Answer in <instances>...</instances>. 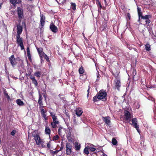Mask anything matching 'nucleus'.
<instances>
[{"label": "nucleus", "instance_id": "nucleus-1", "mask_svg": "<svg viewBox=\"0 0 156 156\" xmlns=\"http://www.w3.org/2000/svg\"><path fill=\"white\" fill-rule=\"evenodd\" d=\"M97 94L98 99L102 100L103 101L106 100L107 94L105 90H101Z\"/></svg>", "mask_w": 156, "mask_h": 156}, {"label": "nucleus", "instance_id": "nucleus-2", "mask_svg": "<svg viewBox=\"0 0 156 156\" xmlns=\"http://www.w3.org/2000/svg\"><path fill=\"white\" fill-rule=\"evenodd\" d=\"M16 41L18 47H20L21 50H24V47L23 45V38L20 36H16Z\"/></svg>", "mask_w": 156, "mask_h": 156}, {"label": "nucleus", "instance_id": "nucleus-3", "mask_svg": "<svg viewBox=\"0 0 156 156\" xmlns=\"http://www.w3.org/2000/svg\"><path fill=\"white\" fill-rule=\"evenodd\" d=\"M33 136L34 137V139L36 142V144L37 145H40L43 143V141L42 139H41L40 137L38 135H34L33 134Z\"/></svg>", "mask_w": 156, "mask_h": 156}, {"label": "nucleus", "instance_id": "nucleus-4", "mask_svg": "<svg viewBox=\"0 0 156 156\" xmlns=\"http://www.w3.org/2000/svg\"><path fill=\"white\" fill-rule=\"evenodd\" d=\"M17 13L19 18L22 19L23 16V9L20 7H18L17 8Z\"/></svg>", "mask_w": 156, "mask_h": 156}, {"label": "nucleus", "instance_id": "nucleus-5", "mask_svg": "<svg viewBox=\"0 0 156 156\" xmlns=\"http://www.w3.org/2000/svg\"><path fill=\"white\" fill-rule=\"evenodd\" d=\"M51 115V116L53 119V122L59 123V122L57 119V117L56 115L53 112L49 111Z\"/></svg>", "mask_w": 156, "mask_h": 156}, {"label": "nucleus", "instance_id": "nucleus-6", "mask_svg": "<svg viewBox=\"0 0 156 156\" xmlns=\"http://www.w3.org/2000/svg\"><path fill=\"white\" fill-rule=\"evenodd\" d=\"M72 146L70 144L67 143L66 144V153L67 154H70L71 153V149L72 148Z\"/></svg>", "mask_w": 156, "mask_h": 156}, {"label": "nucleus", "instance_id": "nucleus-7", "mask_svg": "<svg viewBox=\"0 0 156 156\" xmlns=\"http://www.w3.org/2000/svg\"><path fill=\"white\" fill-rule=\"evenodd\" d=\"M124 116L126 120L129 121L132 116V114L127 110H125L124 112Z\"/></svg>", "mask_w": 156, "mask_h": 156}, {"label": "nucleus", "instance_id": "nucleus-8", "mask_svg": "<svg viewBox=\"0 0 156 156\" xmlns=\"http://www.w3.org/2000/svg\"><path fill=\"white\" fill-rule=\"evenodd\" d=\"M115 89H117L118 90H119L121 87V83L120 80H119L117 79L115 81Z\"/></svg>", "mask_w": 156, "mask_h": 156}, {"label": "nucleus", "instance_id": "nucleus-9", "mask_svg": "<svg viewBox=\"0 0 156 156\" xmlns=\"http://www.w3.org/2000/svg\"><path fill=\"white\" fill-rule=\"evenodd\" d=\"M132 125L136 128L138 132H139V128L137 124L136 119V118L133 119L132 120Z\"/></svg>", "mask_w": 156, "mask_h": 156}, {"label": "nucleus", "instance_id": "nucleus-10", "mask_svg": "<svg viewBox=\"0 0 156 156\" xmlns=\"http://www.w3.org/2000/svg\"><path fill=\"white\" fill-rule=\"evenodd\" d=\"M47 112V110L42 108L41 109V113L45 120H47V117H46V113Z\"/></svg>", "mask_w": 156, "mask_h": 156}, {"label": "nucleus", "instance_id": "nucleus-11", "mask_svg": "<svg viewBox=\"0 0 156 156\" xmlns=\"http://www.w3.org/2000/svg\"><path fill=\"white\" fill-rule=\"evenodd\" d=\"M50 28L52 31L53 33H56L58 30L57 27L52 23H51L50 26Z\"/></svg>", "mask_w": 156, "mask_h": 156}, {"label": "nucleus", "instance_id": "nucleus-12", "mask_svg": "<svg viewBox=\"0 0 156 156\" xmlns=\"http://www.w3.org/2000/svg\"><path fill=\"white\" fill-rule=\"evenodd\" d=\"M9 60L12 66L13 67H14L16 65V62L13 55H12L11 56L9 57Z\"/></svg>", "mask_w": 156, "mask_h": 156}, {"label": "nucleus", "instance_id": "nucleus-13", "mask_svg": "<svg viewBox=\"0 0 156 156\" xmlns=\"http://www.w3.org/2000/svg\"><path fill=\"white\" fill-rule=\"evenodd\" d=\"M17 34L16 36H20V35L22 31V27L20 25L17 26Z\"/></svg>", "mask_w": 156, "mask_h": 156}, {"label": "nucleus", "instance_id": "nucleus-14", "mask_svg": "<svg viewBox=\"0 0 156 156\" xmlns=\"http://www.w3.org/2000/svg\"><path fill=\"white\" fill-rule=\"evenodd\" d=\"M102 120L107 125H109L110 122V118L108 116L102 117Z\"/></svg>", "mask_w": 156, "mask_h": 156}, {"label": "nucleus", "instance_id": "nucleus-15", "mask_svg": "<svg viewBox=\"0 0 156 156\" xmlns=\"http://www.w3.org/2000/svg\"><path fill=\"white\" fill-rule=\"evenodd\" d=\"M83 113V111L82 108H77L76 109V114L78 116H80Z\"/></svg>", "mask_w": 156, "mask_h": 156}, {"label": "nucleus", "instance_id": "nucleus-16", "mask_svg": "<svg viewBox=\"0 0 156 156\" xmlns=\"http://www.w3.org/2000/svg\"><path fill=\"white\" fill-rule=\"evenodd\" d=\"M45 17L43 15H41V16L40 22L41 26L42 27H43L45 23Z\"/></svg>", "mask_w": 156, "mask_h": 156}, {"label": "nucleus", "instance_id": "nucleus-17", "mask_svg": "<svg viewBox=\"0 0 156 156\" xmlns=\"http://www.w3.org/2000/svg\"><path fill=\"white\" fill-rule=\"evenodd\" d=\"M17 104L19 106H23L24 105L23 102L20 99H17L16 100Z\"/></svg>", "mask_w": 156, "mask_h": 156}, {"label": "nucleus", "instance_id": "nucleus-18", "mask_svg": "<svg viewBox=\"0 0 156 156\" xmlns=\"http://www.w3.org/2000/svg\"><path fill=\"white\" fill-rule=\"evenodd\" d=\"M137 12L138 13V15L139 17V20L140 17L142 18V13L141 11V9L139 8L138 7H137Z\"/></svg>", "mask_w": 156, "mask_h": 156}, {"label": "nucleus", "instance_id": "nucleus-19", "mask_svg": "<svg viewBox=\"0 0 156 156\" xmlns=\"http://www.w3.org/2000/svg\"><path fill=\"white\" fill-rule=\"evenodd\" d=\"M75 148L76 151L79 150L80 148V145L77 142L75 143Z\"/></svg>", "mask_w": 156, "mask_h": 156}, {"label": "nucleus", "instance_id": "nucleus-20", "mask_svg": "<svg viewBox=\"0 0 156 156\" xmlns=\"http://www.w3.org/2000/svg\"><path fill=\"white\" fill-rule=\"evenodd\" d=\"M45 133L48 134L50 135L51 133V130L50 128L48 127H46L45 131Z\"/></svg>", "mask_w": 156, "mask_h": 156}, {"label": "nucleus", "instance_id": "nucleus-21", "mask_svg": "<svg viewBox=\"0 0 156 156\" xmlns=\"http://www.w3.org/2000/svg\"><path fill=\"white\" fill-rule=\"evenodd\" d=\"M89 145H88L85 147L84 150V152L87 154H89V151L88 150L89 149Z\"/></svg>", "mask_w": 156, "mask_h": 156}, {"label": "nucleus", "instance_id": "nucleus-22", "mask_svg": "<svg viewBox=\"0 0 156 156\" xmlns=\"http://www.w3.org/2000/svg\"><path fill=\"white\" fill-rule=\"evenodd\" d=\"M78 123L77 121H76L75 118H74L73 119V122L72 123V126L73 127L76 126L78 125Z\"/></svg>", "mask_w": 156, "mask_h": 156}, {"label": "nucleus", "instance_id": "nucleus-23", "mask_svg": "<svg viewBox=\"0 0 156 156\" xmlns=\"http://www.w3.org/2000/svg\"><path fill=\"white\" fill-rule=\"evenodd\" d=\"M140 105L139 104V103L136 101H135L134 103V107L137 109H138L139 108Z\"/></svg>", "mask_w": 156, "mask_h": 156}, {"label": "nucleus", "instance_id": "nucleus-24", "mask_svg": "<svg viewBox=\"0 0 156 156\" xmlns=\"http://www.w3.org/2000/svg\"><path fill=\"white\" fill-rule=\"evenodd\" d=\"M84 70L82 67H81L79 69V72L80 74H82L84 72Z\"/></svg>", "mask_w": 156, "mask_h": 156}, {"label": "nucleus", "instance_id": "nucleus-25", "mask_svg": "<svg viewBox=\"0 0 156 156\" xmlns=\"http://www.w3.org/2000/svg\"><path fill=\"white\" fill-rule=\"evenodd\" d=\"M59 123L52 122L51 123V126H52V127L53 128H55L56 127V126H57L56 125L58 124Z\"/></svg>", "mask_w": 156, "mask_h": 156}, {"label": "nucleus", "instance_id": "nucleus-26", "mask_svg": "<svg viewBox=\"0 0 156 156\" xmlns=\"http://www.w3.org/2000/svg\"><path fill=\"white\" fill-rule=\"evenodd\" d=\"M151 16L150 15H146L145 16H142L141 19L145 20H147L150 18Z\"/></svg>", "mask_w": 156, "mask_h": 156}, {"label": "nucleus", "instance_id": "nucleus-27", "mask_svg": "<svg viewBox=\"0 0 156 156\" xmlns=\"http://www.w3.org/2000/svg\"><path fill=\"white\" fill-rule=\"evenodd\" d=\"M145 49L147 51H150L151 49L150 46L149 44H147L145 45Z\"/></svg>", "mask_w": 156, "mask_h": 156}, {"label": "nucleus", "instance_id": "nucleus-28", "mask_svg": "<svg viewBox=\"0 0 156 156\" xmlns=\"http://www.w3.org/2000/svg\"><path fill=\"white\" fill-rule=\"evenodd\" d=\"M71 8L74 10H75L76 9V5L75 3H72L71 4Z\"/></svg>", "mask_w": 156, "mask_h": 156}, {"label": "nucleus", "instance_id": "nucleus-29", "mask_svg": "<svg viewBox=\"0 0 156 156\" xmlns=\"http://www.w3.org/2000/svg\"><path fill=\"white\" fill-rule=\"evenodd\" d=\"M13 1L14 2L12 4L14 5H15L17 4H19L21 2V1L20 0H14Z\"/></svg>", "mask_w": 156, "mask_h": 156}, {"label": "nucleus", "instance_id": "nucleus-30", "mask_svg": "<svg viewBox=\"0 0 156 156\" xmlns=\"http://www.w3.org/2000/svg\"><path fill=\"white\" fill-rule=\"evenodd\" d=\"M43 56L44 57V58L46 59V60L48 62L49 61V59L47 55L45 54L44 52L42 53Z\"/></svg>", "mask_w": 156, "mask_h": 156}, {"label": "nucleus", "instance_id": "nucleus-31", "mask_svg": "<svg viewBox=\"0 0 156 156\" xmlns=\"http://www.w3.org/2000/svg\"><path fill=\"white\" fill-rule=\"evenodd\" d=\"M41 73L40 72H37L34 73V75L37 77H39L40 76Z\"/></svg>", "mask_w": 156, "mask_h": 156}, {"label": "nucleus", "instance_id": "nucleus-32", "mask_svg": "<svg viewBox=\"0 0 156 156\" xmlns=\"http://www.w3.org/2000/svg\"><path fill=\"white\" fill-rule=\"evenodd\" d=\"M89 150H90L92 151H95V149L93 147L92 145H90L89 146Z\"/></svg>", "mask_w": 156, "mask_h": 156}, {"label": "nucleus", "instance_id": "nucleus-33", "mask_svg": "<svg viewBox=\"0 0 156 156\" xmlns=\"http://www.w3.org/2000/svg\"><path fill=\"white\" fill-rule=\"evenodd\" d=\"M117 142L115 139L114 138L112 139V144L113 145H116L117 144Z\"/></svg>", "mask_w": 156, "mask_h": 156}, {"label": "nucleus", "instance_id": "nucleus-34", "mask_svg": "<svg viewBox=\"0 0 156 156\" xmlns=\"http://www.w3.org/2000/svg\"><path fill=\"white\" fill-rule=\"evenodd\" d=\"M98 99V95L97 94V96H95L93 98V101L94 102H96L97 101Z\"/></svg>", "mask_w": 156, "mask_h": 156}, {"label": "nucleus", "instance_id": "nucleus-35", "mask_svg": "<svg viewBox=\"0 0 156 156\" xmlns=\"http://www.w3.org/2000/svg\"><path fill=\"white\" fill-rule=\"evenodd\" d=\"M67 140H68L70 142L72 141L73 139H72V136H68L67 137Z\"/></svg>", "mask_w": 156, "mask_h": 156}, {"label": "nucleus", "instance_id": "nucleus-36", "mask_svg": "<svg viewBox=\"0 0 156 156\" xmlns=\"http://www.w3.org/2000/svg\"><path fill=\"white\" fill-rule=\"evenodd\" d=\"M62 129V128L61 127H60L58 129V133L59 135H61L62 134H61V131Z\"/></svg>", "mask_w": 156, "mask_h": 156}, {"label": "nucleus", "instance_id": "nucleus-37", "mask_svg": "<svg viewBox=\"0 0 156 156\" xmlns=\"http://www.w3.org/2000/svg\"><path fill=\"white\" fill-rule=\"evenodd\" d=\"M27 55L28 59L30 60V61H31L32 59L30 53L27 54Z\"/></svg>", "mask_w": 156, "mask_h": 156}, {"label": "nucleus", "instance_id": "nucleus-38", "mask_svg": "<svg viewBox=\"0 0 156 156\" xmlns=\"http://www.w3.org/2000/svg\"><path fill=\"white\" fill-rule=\"evenodd\" d=\"M37 50L39 53L40 54V53H41V54L42 55V53L43 52H42V51L41 49H40V48H37Z\"/></svg>", "mask_w": 156, "mask_h": 156}, {"label": "nucleus", "instance_id": "nucleus-39", "mask_svg": "<svg viewBox=\"0 0 156 156\" xmlns=\"http://www.w3.org/2000/svg\"><path fill=\"white\" fill-rule=\"evenodd\" d=\"M59 138V136L58 135H56L55 136L53 137V140H57Z\"/></svg>", "mask_w": 156, "mask_h": 156}, {"label": "nucleus", "instance_id": "nucleus-40", "mask_svg": "<svg viewBox=\"0 0 156 156\" xmlns=\"http://www.w3.org/2000/svg\"><path fill=\"white\" fill-rule=\"evenodd\" d=\"M27 54L30 53L29 48L27 47Z\"/></svg>", "mask_w": 156, "mask_h": 156}, {"label": "nucleus", "instance_id": "nucleus-41", "mask_svg": "<svg viewBox=\"0 0 156 156\" xmlns=\"http://www.w3.org/2000/svg\"><path fill=\"white\" fill-rule=\"evenodd\" d=\"M32 81H33V83L35 85H37V80H36V79H35V80H33Z\"/></svg>", "mask_w": 156, "mask_h": 156}, {"label": "nucleus", "instance_id": "nucleus-42", "mask_svg": "<svg viewBox=\"0 0 156 156\" xmlns=\"http://www.w3.org/2000/svg\"><path fill=\"white\" fill-rule=\"evenodd\" d=\"M68 136H71L70 130H69V133H68L67 134L66 137H67Z\"/></svg>", "mask_w": 156, "mask_h": 156}, {"label": "nucleus", "instance_id": "nucleus-43", "mask_svg": "<svg viewBox=\"0 0 156 156\" xmlns=\"http://www.w3.org/2000/svg\"><path fill=\"white\" fill-rule=\"evenodd\" d=\"M15 131H12L11 133V135H12V136H13L14 135V134H15Z\"/></svg>", "mask_w": 156, "mask_h": 156}, {"label": "nucleus", "instance_id": "nucleus-44", "mask_svg": "<svg viewBox=\"0 0 156 156\" xmlns=\"http://www.w3.org/2000/svg\"><path fill=\"white\" fill-rule=\"evenodd\" d=\"M4 95L6 97H7L8 96H9V95H8V94L7 92H4Z\"/></svg>", "mask_w": 156, "mask_h": 156}, {"label": "nucleus", "instance_id": "nucleus-45", "mask_svg": "<svg viewBox=\"0 0 156 156\" xmlns=\"http://www.w3.org/2000/svg\"><path fill=\"white\" fill-rule=\"evenodd\" d=\"M30 78L32 80V81L35 79L34 77L33 76H31Z\"/></svg>", "mask_w": 156, "mask_h": 156}, {"label": "nucleus", "instance_id": "nucleus-46", "mask_svg": "<svg viewBox=\"0 0 156 156\" xmlns=\"http://www.w3.org/2000/svg\"><path fill=\"white\" fill-rule=\"evenodd\" d=\"M133 75H135L136 73V72L135 71V70L134 69H133Z\"/></svg>", "mask_w": 156, "mask_h": 156}, {"label": "nucleus", "instance_id": "nucleus-47", "mask_svg": "<svg viewBox=\"0 0 156 156\" xmlns=\"http://www.w3.org/2000/svg\"><path fill=\"white\" fill-rule=\"evenodd\" d=\"M50 143H48L47 144V147L48 148H50Z\"/></svg>", "mask_w": 156, "mask_h": 156}, {"label": "nucleus", "instance_id": "nucleus-48", "mask_svg": "<svg viewBox=\"0 0 156 156\" xmlns=\"http://www.w3.org/2000/svg\"><path fill=\"white\" fill-rule=\"evenodd\" d=\"M38 103L39 104H41L42 103V101L41 100H38Z\"/></svg>", "mask_w": 156, "mask_h": 156}, {"label": "nucleus", "instance_id": "nucleus-49", "mask_svg": "<svg viewBox=\"0 0 156 156\" xmlns=\"http://www.w3.org/2000/svg\"><path fill=\"white\" fill-rule=\"evenodd\" d=\"M127 16H128V17L129 18V19H130V14L129 13H128L127 14Z\"/></svg>", "mask_w": 156, "mask_h": 156}, {"label": "nucleus", "instance_id": "nucleus-50", "mask_svg": "<svg viewBox=\"0 0 156 156\" xmlns=\"http://www.w3.org/2000/svg\"><path fill=\"white\" fill-rule=\"evenodd\" d=\"M42 100V97L40 95H39V100Z\"/></svg>", "mask_w": 156, "mask_h": 156}, {"label": "nucleus", "instance_id": "nucleus-51", "mask_svg": "<svg viewBox=\"0 0 156 156\" xmlns=\"http://www.w3.org/2000/svg\"><path fill=\"white\" fill-rule=\"evenodd\" d=\"M40 145H41V146L42 147H45V145L43 144V143H42L41 144H40Z\"/></svg>", "mask_w": 156, "mask_h": 156}, {"label": "nucleus", "instance_id": "nucleus-52", "mask_svg": "<svg viewBox=\"0 0 156 156\" xmlns=\"http://www.w3.org/2000/svg\"><path fill=\"white\" fill-rule=\"evenodd\" d=\"M14 0H10V2L11 3H13L14 2L13 1Z\"/></svg>", "mask_w": 156, "mask_h": 156}, {"label": "nucleus", "instance_id": "nucleus-53", "mask_svg": "<svg viewBox=\"0 0 156 156\" xmlns=\"http://www.w3.org/2000/svg\"><path fill=\"white\" fill-rule=\"evenodd\" d=\"M98 4L100 5V7L101 8V3H100V2H98Z\"/></svg>", "mask_w": 156, "mask_h": 156}, {"label": "nucleus", "instance_id": "nucleus-54", "mask_svg": "<svg viewBox=\"0 0 156 156\" xmlns=\"http://www.w3.org/2000/svg\"><path fill=\"white\" fill-rule=\"evenodd\" d=\"M9 100L10 99V98L9 97V96H8L7 97H6Z\"/></svg>", "mask_w": 156, "mask_h": 156}, {"label": "nucleus", "instance_id": "nucleus-55", "mask_svg": "<svg viewBox=\"0 0 156 156\" xmlns=\"http://www.w3.org/2000/svg\"><path fill=\"white\" fill-rule=\"evenodd\" d=\"M89 89L88 90H87V92H88L87 96H88V94H89Z\"/></svg>", "mask_w": 156, "mask_h": 156}, {"label": "nucleus", "instance_id": "nucleus-56", "mask_svg": "<svg viewBox=\"0 0 156 156\" xmlns=\"http://www.w3.org/2000/svg\"><path fill=\"white\" fill-rule=\"evenodd\" d=\"M83 37H84V38H85V37L84 36V33H83Z\"/></svg>", "mask_w": 156, "mask_h": 156}, {"label": "nucleus", "instance_id": "nucleus-57", "mask_svg": "<svg viewBox=\"0 0 156 156\" xmlns=\"http://www.w3.org/2000/svg\"><path fill=\"white\" fill-rule=\"evenodd\" d=\"M103 156H107L105 154H103Z\"/></svg>", "mask_w": 156, "mask_h": 156}, {"label": "nucleus", "instance_id": "nucleus-58", "mask_svg": "<svg viewBox=\"0 0 156 156\" xmlns=\"http://www.w3.org/2000/svg\"><path fill=\"white\" fill-rule=\"evenodd\" d=\"M104 1L105 3H106V0H104Z\"/></svg>", "mask_w": 156, "mask_h": 156}, {"label": "nucleus", "instance_id": "nucleus-59", "mask_svg": "<svg viewBox=\"0 0 156 156\" xmlns=\"http://www.w3.org/2000/svg\"><path fill=\"white\" fill-rule=\"evenodd\" d=\"M67 116L69 118V116L68 115H67Z\"/></svg>", "mask_w": 156, "mask_h": 156}, {"label": "nucleus", "instance_id": "nucleus-60", "mask_svg": "<svg viewBox=\"0 0 156 156\" xmlns=\"http://www.w3.org/2000/svg\"><path fill=\"white\" fill-rule=\"evenodd\" d=\"M146 23H147V20L146 21Z\"/></svg>", "mask_w": 156, "mask_h": 156}]
</instances>
